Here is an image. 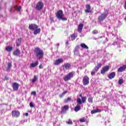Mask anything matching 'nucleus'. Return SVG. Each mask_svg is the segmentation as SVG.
Wrapping results in <instances>:
<instances>
[{
	"mask_svg": "<svg viewBox=\"0 0 126 126\" xmlns=\"http://www.w3.org/2000/svg\"><path fill=\"white\" fill-rule=\"evenodd\" d=\"M39 64V62L38 61H36L35 63H32L31 64V67H35V66H37Z\"/></svg>",
	"mask_w": 126,
	"mask_h": 126,
	"instance_id": "23",
	"label": "nucleus"
},
{
	"mask_svg": "<svg viewBox=\"0 0 126 126\" xmlns=\"http://www.w3.org/2000/svg\"><path fill=\"white\" fill-rule=\"evenodd\" d=\"M57 47L58 48H59V47H60V43H57Z\"/></svg>",
	"mask_w": 126,
	"mask_h": 126,
	"instance_id": "46",
	"label": "nucleus"
},
{
	"mask_svg": "<svg viewBox=\"0 0 126 126\" xmlns=\"http://www.w3.org/2000/svg\"><path fill=\"white\" fill-rule=\"evenodd\" d=\"M87 9L85 10L86 13H89L91 12V7L90 6V5H87L86 6Z\"/></svg>",
	"mask_w": 126,
	"mask_h": 126,
	"instance_id": "22",
	"label": "nucleus"
},
{
	"mask_svg": "<svg viewBox=\"0 0 126 126\" xmlns=\"http://www.w3.org/2000/svg\"><path fill=\"white\" fill-rule=\"evenodd\" d=\"M97 71H98V68L94 67V69L91 72V75H95V74Z\"/></svg>",
	"mask_w": 126,
	"mask_h": 126,
	"instance_id": "26",
	"label": "nucleus"
},
{
	"mask_svg": "<svg viewBox=\"0 0 126 126\" xmlns=\"http://www.w3.org/2000/svg\"><path fill=\"white\" fill-rule=\"evenodd\" d=\"M12 88H13V90L14 91H16L18 90V88H19V84H18V83L16 82H14L12 84Z\"/></svg>",
	"mask_w": 126,
	"mask_h": 126,
	"instance_id": "11",
	"label": "nucleus"
},
{
	"mask_svg": "<svg viewBox=\"0 0 126 126\" xmlns=\"http://www.w3.org/2000/svg\"><path fill=\"white\" fill-rule=\"evenodd\" d=\"M87 97L86 96L82 97V103H85L86 102V99Z\"/></svg>",
	"mask_w": 126,
	"mask_h": 126,
	"instance_id": "34",
	"label": "nucleus"
},
{
	"mask_svg": "<svg viewBox=\"0 0 126 126\" xmlns=\"http://www.w3.org/2000/svg\"><path fill=\"white\" fill-rule=\"evenodd\" d=\"M83 29V24H80L78 27V31L80 33Z\"/></svg>",
	"mask_w": 126,
	"mask_h": 126,
	"instance_id": "19",
	"label": "nucleus"
},
{
	"mask_svg": "<svg viewBox=\"0 0 126 126\" xmlns=\"http://www.w3.org/2000/svg\"><path fill=\"white\" fill-rule=\"evenodd\" d=\"M66 93H67V91H64L61 94L59 95V97L60 98H63V97L64 96V95H65V94H66Z\"/></svg>",
	"mask_w": 126,
	"mask_h": 126,
	"instance_id": "30",
	"label": "nucleus"
},
{
	"mask_svg": "<svg viewBox=\"0 0 126 126\" xmlns=\"http://www.w3.org/2000/svg\"><path fill=\"white\" fill-rule=\"evenodd\" d=\"M76 37L77 36H76V35H75V34H73L71 35V38L72 40H75Z\"/></svg>",
	"mask_w": 126,
	"mask_h": 126,
	"instance_id": "32",
	"label": "nucleus"
},
{
	"mask_svg": "<svg viewBox=\"0 0 126 126\" xmlns=\"http://www.w3.org/2000/svg\"><path fill=\"white\" fill-rule=\"evenodd\" d=\"M115 76H116V72H113L109 74L108 76V77L110 79H113V78H115Z\"/></svg>",
	"mask_w": 126,
	"mask_h": 126,
	"instance_id": "17",
	"label": "nucleus"
},
{
	"mask_svg": "<svg viewBox=\"0 0 126 126\" xmlns=\"http://www.w3.org/2000/svg\"><path fill=\"white\" fill-rule=\"evenodd\" d=\"M24 115L26 117H28V116L29 115V114H28V113H25Z\"/></svg>",
	"mask_w": 126,
	"mask_h": 126,
	"instance_id": "44",
	"label": "nucleus"
},
{
	"mask_svg": "<svg viewBox=\"0 0 126 126\" xmlns=\"http://www.w3.org/2000/svg\"><path fill=\"white\" fill-rule=\"evenodd\" d=\"M37 80H38V76H37V75H34L32 80V83H35Z\"/></svg>",
	"mask_w": 126,
	"mask_h": 126,
	"instance_id": "28",
	"label": "nucleus"
},
{
	"mask_svg": "<svg viewBox=\"0 0 126 126\" xmlns=\"http://www.w3.org/2000/svg\"><path fill=\"white\" fill-rule=\"evenodd\" d=\"M80 97H82V94H80Z\"/></svg>",
	"mask_w": 126,
	"mask_h": 126,
	"instance_id": "49",
	"label": "nucleus"
},
{
	"mask_svg": "<svg viewBox=\"0 0 126 126\" xmlns=\"http://www.w3.org/2000/svg\"><path fill=\"white\" fill-rule=\"evenodd\" d=\"M13 49V47L8 46L6 47L5 50L7 51V52H11V50Z\"/></svg>",
	"mask_w": 126,
	"mask_h": 126,
	"instance_id": "29",
	"label": "nucleus"
},
{
	"mask_svg": "<svg viewBox=\"0 0 126 126\" xmlns=\"http://www.w3.org/2000/svg\"><path fill=\"white\" fill-rule=\"evenodd\" d=\"M123 109H125V107H123Z\"/></svg>",
	"mask_w": 126,
	"mask_h": 126,
	"instance_id": "51",
	"label": "nucleus"
},
{
	"mask_svg": "<svg viewBox=\"0 0 126 126\" xmlns=\"http://www.w3.org/2000/svg\"><path fill=\"white\" fill-rule=\"evenodd\" d=\"M83 85L86 86L89 84V77L87 76H85L83 79Z\"/></svg>",
	"mask_w": 126,
	"mask_h": 126,
	"instance_id": "7",
	"label": "nucleus"
},
{
	"mask_svg": "<svg viewBox=\"0 0 126 126\" xmlns=\"http://www.w3.org/2000/svg\"><path fill=\"white\" fill-rule=\"evenodd\" d=\"M101 66H102V64L101 63H98L97 64V66H96L95 67H97V68H98V70H99V68H100V67H101Z\"/></svg>",
	"mask_w": 126,
	"mask_h": 126,
	"instance_id": "40",
	"label": "nucleus"
},
{
	"mask_svg": "<svg viewBox=\"0 0 126 126\" xmlns=\"http://www.w3.org/2000/svg\"><path fill=\"white\" fill-rule=\"evenodd\" d=\"M123 82H124V80H123V79H120L119 80V84H123Z\"/></svg>",
	"mask_w": 126,
	"mask_h": 126,
	"instance_id": "41",
	"label": "nucleus"
},
{
	"mask_svg": "<svg viewBox=\"0 0 126 126\" xmlns=\"http://www.w3.org/2000/svg\"><path fill=\"white\" fill-rule=\"evenodd\" d=\"M71 99L70 97H68L65 101V103H68L70 101H71Z\"/></svg>",
	"mask_w": 126,
	"mask_h": 126,
	"instance_id": "39",
	"label": "nucleus"
},
{
	"mask_svg": "<svg viewBox=\"0 0 126 126\" xmlns=\"http://www.w3.org/2000/svg\"><path fill=\"white\" fill-rule=\"evenodd\" d=\"M63 59H59L57 60H56L54 64L55 65H59V64H60V63H63Z\"/></svg>",
	"mask_w": 126,
	"mask_h": 126,
	"instance_id": "15",
	"label": "nucleus"
},
{
	"mask_svg": "<svg viewBox=\"0 0 126 126\" xmlns=\"http://www.w3.org/2000/svg\"><path fill=\"white\" fill-rule=\"evenodd\" d=\"M66 123L67 125H72L73 124L72 121H71L70 119H69L68 121L66 122Z\"/></svg>",
	"mask_w": 126,
	"mask_h": 126,
	"instance_id": "36",
	"label": "nucleus"
},
{
	"mask_svg": "<svg viewBox=\"0 0 126 126\" xmlns=\"http://www.w3.org/2000/svg\"><path fill=\"white\" fill-rule=\"evenodd\" d=\"M13 55L14 56H16L17 57H18V56H20V51L19 49H17L15 51L13 52Z\"/></svg>",
	"mask_w": 126,
	"mask_h": 126,
	"instance_id": "18",
	"label": "nucleus"
},
{
	"mask_svg": "<svg viewBox=\"0 0 126 126\" xmlns=\"http://www.w3.org/2000/svg\"><path fill=\"white\" fill-rule=\"evenodd\" d=\"M11 66H12V62H10L7 63V66L6 68L7 71H10V69L11 68Z\"/></svg>",
	"mask_w": 126,
	"mask_h": 126,
	"instance_id": "16",
	"label": "nucleus"
},
{
	"mask_svg": "<svg viewBox=\"0 0 126 126\" xmlns=\"http://www.w3.org/2000/svg\"><path fill=\"white\" fill-rule=\"evenodd\" d=\"M108 12H106L103 13L101 15L98 17V21L99 22H102V21H104L107 17L108 16Z\"/></svg>",
	"mask_w": 126,
	"mask_h": 126,
	"instance_id": "4",
	"label": "nucleus"
},
{
	"mask_svg": "<svg viewBox=\"0 0 126 126\" xmlns=\"http://www.w3.org/2000/svg\"><path fill=\"white\" fill-rule=\"evenodd\" d=\"M10 12H11V9L10 10Z\"/></svg>",
	"mask_w": 126,
	"mask_h": 126,
	"instance_id": "50",
	"label": "nucleus"
},
{
	"mask_svg": "<svg viewBox=\"0 0 126 126\" xmlns=\"http://www.w3.org/2000/svg\"><path fill=\"white\" fill-rule=\"evenodd\" d=\"M15 9H16L17 11H20V10L21 9V6H15Z\"/></svg>",
	"mask_w": 126,
	"mask_h": 126,
	"instance_id": "35",
	"label": "nucleus"
},
{
	"mask_svg": "<svg viewBox=\"0 0 126 126\" xmlns=\"http://www.w3.org/2000/svg\"><path fill=\"white\" fill-rule=\"evenodd\" d=\"M75 73L73 71L70 72L63 78V79L64 81H68L73 77Z\"/></svg>",
	"mask_w": 126,
	"mask_h": 126,
	"instance_id": "3",
	"label": "nucleus"
},
{
	"mask_svg": "<svg viewBox=\"0 0 126 126\" xmlns=\"http://www.w3.org/2000/svg\"><path fill=\"white\" fill-rule=\"evenodd\" d=\"M80 46L82 48H83V49H86L87 50H88V49H89V47H88V46H87V45H86V44L84 43H81L80 44Z\"/></svg>",
	"mask_w": 126,
	"mask_h": 126,
	"instance_id": "27",
	"label": "nucleus"
},
{
	"mask_svg": "<svg viewBox=\"0 0 126 126\" xmlns=\"http://www.w3.org/2000/svg\"><path fill=\"white\" fill-rule=\"evenodd\" d=\"M56 16L59 20H62V21H66L67 18L63 17V12L62 10H59L56 14Z\"/></svg>",
	"mask_w": 126,
	"mask_h": 126,
	"instance_id": "2",
	"label": "nucleus"
},
{
	"mask_svg": "<svg viewBox=\"0 0 126 126\" xmlns=\"http://www.w3.org/2000/svg\"><path fill=\"white\" fill-rule=\"evenodd\" d=\"M71 67V65L69 63H66L64 64L63 66V70H66L67 69H69Z\"/></svg>",
	"mask_w": 126,
	"mask_h": 126,
	"instance_id": "12",
	"label": "nucleus"
},
{
	"mask_svg": "<svg viewBox=\"0 0 126 126\" xmlns=\"http://www.w3.org/2000/svg\"><path fill=\"white\" fill-rule=\"evenodd\" d=\"M88 101L89 103H93V98L92 97H90L88 98Z\"/></svg>",
	"mask_w": 126,
	"mask_h": 126,
	"instance_id": "37",
	"label": "nucleus"
},
{
	"mask_svg": "<svg viewBox=\"0 0 126 126\" xmlns=\"http://www.w3.org/2000/svg\"><path fill=\"white\" fill-rule=\"evenodd\" d=\"M68 109H69L68 105H64L63 107H62L61 113L65 114V113H66V111H68Z\"/></svg>",
	"mask_w": 126,
	"mask_h": 126,
	"instance_id": "10",
	"label": "nucleus"
},
{
	"mask_svg": "<svg viewBox=\"0 0 126 126\" xmlns=\"http://www.w3.org/2000/svg\"><path fill=\"white\" fill-rule=\"evenodd\" d=\"M30 106L31 108H34V107H35V105H34L33 104V102H31L30 103Z\"/></svg>",
	"mask_w": 126,
	"mask_h": 126,
	"instance_id": "38",
	"label": "nucleus"
},
{
	"mask_svg": "<svg viewBox=\"0 0 126 126\" xmlns=\"http://www.w3.org/2000/svg\"><path fill=\"white\" fill-rule=\"evenodd\" d=\"M39 68H43V65L42 64H40L39 66Z\"/></svg>",
	"mask_w": 126,
	"mask_h": 126,
	"instance_id": "45",
	"label": "nucleus"
},
{
	"mask_svg": "<svg viewBox=\"0 0 126 126\" xmlns=\"http://www.w3.org/2000/svg\"><path fill=\"white\" fill-rule=\"evenodd\" d=\"M77 103L79 105H81L82 104V100H81V99H80V98H78L77 99Z\"/></svg>",
	"mask_w": 126,
	"mask_h": 126,
	"instance_id": "31",
	"label": "nucleus"
},
{
	"mask_svg": "<svg viewBox=\"0 0 126 126\" xmlns=\"http://www.w3.org/2000/svg\"><path fill=\"white\" fill-rule=\"evenodd\" d=\"M33 34L34 35H37V34H40V32H41V29L37 28L35 29V30L33 31Z\"/></svg>",
	"mask_w": 126,
	"mask_h": 126,
	"instance_id": "20",
	"label": "nucleus"
},
{
	"mask_svg": "<svg viewBox=\"0 0 126 126\" xmlns=\"http://www.w3.org/2000/svg\"><path fill=\"white\" fill-rule=\"evenodd\" d=\"M21 41H22V39L21 38H18L16 41V45H17V47H19L20 46V44H21Z\"/></svg>",
	"mask_w": 126,
	"mask_h": 126,
	"instance_id": "24",
	"label": "nucleus"
},
{
	"mask_svg": "<svg viewBox=\"0 0 126 126\" xmlns=\"http://www.w3.org/2000/svg\"><path fill=\"white\" fill-rule=\"evenodd\" d=\"M43 7H44V3L42 1H39L37 3L35 8L36 10H41Z\"/></svg>",
	"mask_w": 126,
	"mask_h": 126,
	"instance_id": "5",
	"label": "nucleus"
},
{
	"mask_svg": "<svg viewBox=\"0 0 126 126\" xmlns=\"http://www.w3.org/2000/svg\"><path fill=\"white\" fill-rule=\"evenodd\" d=\"M101 112V110L99 109H96L95 110H93L91 112V114H96V113H100Z\"/></svg>",
	"mask_w": 126,
	"mask_h": 126,
	"instance_id": "25",
	"label": "nucleus"
},
{
	"mask_svg": "<svg viewBox=\"0 0 126 126\" xmlns=\"http://www.w3.org/2000/svg\"><path fill=\"white\" fill-rule=\"evenodd\" d=\"M5 79H6V80H8V78H6Z\"/></svg>",
	"mask_w": 126,
	"mask_h": 126,
	"instance_id": "48",
	"label": "nucleus"
},
{
	"mask_svg": "<svg viewBox=\"0 0 126 126\" xmlns=\"http://www.w3.org/2000/svg\"><path fill=\"white\" fill-rule=\"evenodd\" d=\"M93 34H98V31H97L96 30L93 31Z\"/></svg>",
	"mask_w": 126,
	"mask_h": 126,
	"instance_id": "42",
	"label": "nucleus"
},
{
	"mask_svg": "<svg viewBox=\"0 0 126 126\" xmlns=\"http://www.w3.org/2000/svg\"><path fill=\"white\" fill-rule=\"evenodd\" d=\"M80 47L79 45H77L74 50V54L75 56H78V57H81L80 55V53L79 52V48Z\"/></svg>",
	"mask_w": 126,
	"mask_h": 126,
	"instance_id": "6",
	"label": "nucleus"
},
{
	"mask_svg": "<svg viewBox=\"0 0 126 126\" xmlns=\"http://www.w3.org/2000/svg\"><path fill=\"white\" fill-rule=\"evenodd\" d=\"M31 94L32 95H34V96H35V95H36V92H32L31 93Z\"/></svg>",
	"mask_w": 126,
	"mask_h": 126,
	"instance_id": "43",
	"label": "nucleus"
},
{
	"mask_svg": "<svg viewBox=\"0 0 126 126\" xmlns=\"http://www.w3.org/2000/svg\"><path fill=\"white\" fill-rule=\"evenodd\" d=\"M126 69V64L122 66H121L117 69V71L118 72H123V71H125Z\"/></svg>",
	"mask_w": 126,
	"mask_h": 126,
	"instance_id": "13",
	"label": "nucleus"
},
{
	"mask_svg": "<svg viewBox=\"0 0 126 126\" xmlns=\"http://www.w3.org/2000/svg\"><path fill=\"white\" fill-rule=\"evenodd\" d=\"M33 51L35 57H36L38 61L42 60V59L44 58V51H43V50L39 48L36 47L34 48Z\"/></svg>",
	"mask_w": 126,
	"mask_h": 126,
	"instance_id": "1",
	"label": "nucleus"
},
{
	"mask_svg": "<svg viewBox=\"0 0 126 126\" xmlns=\"http://www.w3.org/2000/svg\"><path fill=\"white\" fill-rule=\"evenodd\" d=\"M68 41H67L65 43V45H68Z\"/></svg>",
	"mask_w": 126,
	"mask_h": 126,
	"instance_id": "47",
	"label": "nucleus"
},
{
	"mask_svg": "<svg viewBox=\"0 0 126 126\" xmlns=\"http://www.w3.org/2000/svg\"><path fill=\"white\" fill-rule=\"evenodd\" d=\"M80 123H85L86 122V118L85 117H83L80 119Z\"/></svg>",
	"mask_w": 126,
	"mask_h": 126,
	"instance_id": "33",
	"label": "nucleus"
},
{
	"mask_svg": "<svg viewBox=\"0 0 126 126\" xmlns=\"http://www.w3.org/2000/svg\"><path fill=\"white\" fill-rule=\"evenodd\" d=\"M109 68H110V67L109 66H104L103 69L101 70L100 73L102 74H104L106 72V71H108L109 70Z\"/></svg>",
	"mask_w": 126,
	"mask_h": 126,
	"instance_id": "14",
	"label": "nucleus"
},
{
	"mask_svg": "<svg viewBox=\"0 0 126 126\" xmlns=\"http://www.w3.org/2000/svg\"><path fill=\"white\" fill-rule=\"evenodd\" d=\"M29 28L30 30H32V31H34V30H36V29H38V25L35 24H32L31 25H29Z\"/></svg>",
	"mask_w": 126,
	"mask_h": 126,
	"instance_id": "8",
	"label": "nucleus"
},
{
	"mask_svg": "<svg viewBox=\"0 0 126 126\" xmlns=\"http://www.w3.org/2000/svg\"><path fill=\"white\" fill-rule=\"evenodd\" d=\"M74 111L76 112H78V111H80L81 110V106L80 105H77L75 108H74Z\"/></svg>",
	"mask_w": 126,
	"mask_h": 126,
	"instance_id": "21",
	"label": "nucleus"
},
{
	"mask_svg": "<svg viewBox=\"0 0 126 126\" xmlns=\"http://www.w3.org/2000/svg\"><path fill=\"white\" fill-rule=\"evenodd\" d=\"M12 116L13 118H18L20 116V112L16 110L12 111Z\"/></svg>",
	"mask_w": 126,
	"mask_h": 126,
	"instance_id": "9",
	"label": "nucleus"
}]
</instances>
